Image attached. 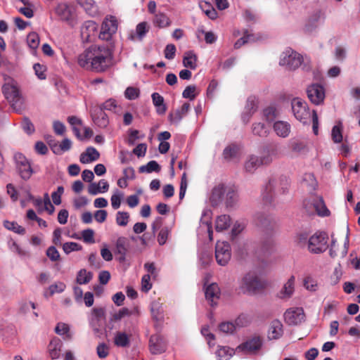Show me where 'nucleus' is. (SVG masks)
<instances>
[{"instance_id":"34","label":"nucleus","mask_w":360,"mask_h":360,"mask_svg":"<svg viewBox=\"0 0 360 360\" xmlns=\"http://www.w3.org/2000/svg\"><path fill=\"white\" fill-rule=\"evenodd\" d=\"M51 150L56 155H60L63 152H65L69 150L72 147V141L68 139H64L60 144L58 146L56 143L51 144L49 143Z\"/></svg>"},{"instance_id":"10","label":"nucleus","mask_w":360,"mask_h":360,"mask_svg":"<svg viewBox=\"0 0 360 360\" xmlns=\"http://www.w3.org/2000/svg\"><path fill=\"white\" fill-rule=\"evenodd\" d=\"M105 319V309L104 307H94L89 317V325L96 335L101 333V327Z\"/></svg>"},{"instance_id":"52","label":"nucleus","mask_w":360,"mask_h":360,"mask_svg":"<svg viewBox=\"0 0 360 360\" xmlns=\"http://www.w3.org/2000/svg\"><path fill=\"white\" fill-rule=\"evenodd\" d=\"M82 249V246L75 242H67L63 245V250L66 254H69L72 251H79Z\"/></svg>"},{"instance_id":"24","label":"nucleus","mask_w":360,"mask_h":360,"mask_svg":"<svg viewBox=\"0 0 360 360\" xmlns=\"http://www.w3.org/2000/svg\"><path fill=\"white\" fill-rule=\"evenodd\" d=\"M225 191V186L223 184H219L212 188L210 199L213 205H217L221 201Z\"/></svg>"},{"instance_id":"18","label":"nucleus","mask_w":360,"mask_h":360,"mask_svg":"<svg viewBox=\"0 0 360 360\" xmlns=\"http://www.w3.org/2000/svg\"><path fill=\"white\" fill-rule=\"evenodd\" d=\"M130 243L126 237H119L115 243V254L118 255L117 259L120 262H124L129 248Z\"/></svg>"},{"instance_id":"45","label":"nucleus","mask_w":360,"mask_h":360,"mask_svg":"<svg viewBox=\"0 0 360 360\" xmlns=\"http://www.w3.org/2000/svg\"><path fill=\"white\" fill-rule=\"evenodd\" d=\"M342 123L339 122L337 125H335L332 129L331 137L332 140L335 143H340L342 141Z\"/></svg>"},{"instance_id":"48","label":"nucleus","mask_w":360,"mask_h":360,"mask_svg":"<svg viewBox=\"0 0 360 360\" xmlns=\"http://www.w3.org/2000/svg\"><path fill=\"white\" fill-rule=\"evenodd\" d=\"M129 214L127 212L119 211L116 214V223L120 226H126L129 222Z\"/></svg>"},{"instance_id":"51","label":"nucleus","mask_w":360,"mask_h":360,"mask_svg":"<svg viewBox=\"0 0 360 360\" xmlns=\"http://www.w3.org/2000/svg\"><path fill=\"white\" fill-rule=\"evenodd\" d=\"M264 116L267 122H272L277 117L276 108L274 106H269L266 108L264 111Z\"/></svg>"},{"instance_id":"19","label":"nucleus","mask_w":360,"mask_h":360,"mask_svg":"<svg viewBox=\"0 0 360 360\" xmlns=\"http://www.w3.org/2000/svg\"><path fill=\"white\" fill-rule=\"evenodd\" d=\"M190 104L184 103L179 108L171 112L168 115V119L171 123L179 124L181 120L187 115L190 110Z\"/></svg>"},{"instance_id":"57","label":"nucleus","mask_w":360,"mask_h":360,"mask_svg":"<svg viewBox=\"0 0 360 360\" xmlns=\"http://www.w3.org/2000/svg\"><path fill=\"white\" fill-rule=\"evenodd\" d=\"M96 352L99 358L105 359L109 354V347L104 342L100 343L97 346Z\"/></svg>"},{"instance_id":"43","label":"nucleus","mask_w":360,"mask_h":360,"mask_svg":"<svg viewBox=\"0 0 360 360\" xmlns=\"http://www.w3.org/2000/svg\"><path fill=\"white\" fill-rule=\"evenodd\" d=\"M139 170L141 173H151L153 172H158L160 170V167L156 161L151 160L148 162L146 165L141 166Z\"/></svg>"},{"instance_id":"4","label":"nucleus","mask_w":360,"mask_h":360,"mask_svg":"<svg viewBox=\"0 0 360 360\" xmlns=\"http://www.w3.org/2000/svg\"><path fill=\"white\" fill-rule=\"evenodd\" d=\"M264 285L257 274L254 271L247 273L240 283V290L243 293H255L263 288Z\"/></svg>"},{"instance_id":"60","label":"nucleus","mask_w":360,"mask_h":360,"mask_svg":"<svg viewBox=\"0 0 360 360\" xmlns=\"http://www.w3.org/2000/svg\"><path fill=\"white\" fill-rule=\"evenodd\" d=\"M64 193V188L60 186L57 188V191L51 194L53 202L55 205H58L61 203V195Z\"/></svg>"},{"instance_id":"22","label":"nucleus","mask_w":360,"mask_h":360,"mask_svg":"<svg viewBox=\"0 0 360 360\" xmlns=\"http://www.w3.org/2000/svg\"><path fill=\"white\" fill-rule=\"evenodd\" d=\"M283 333L282 323L277 319L272 321L269 329L268 338L270 340H276L282 336Z\"/></svg>"},{"instance_id":"16","label":"nucleus","mask_w":360,"mask_h":360,"mask_svg":"<svg viewBox=\"0 0 360 360\" xmlns=\"http://www.w3.org/2000/svg\"><path fill=\"white\" fill-rule=\"evenodd\" d=\"M149 348L153 354H160L166 351L167 343L160 334H155L150 338Z\"/></svg>"},{"instance_id":"3","label":"nucleus","mask_w":360,"mask_h":360,"mask_svg":"<svg viewBox=\"0 0 360 360\" xmlns=\"http://www.w3.org/2000/svg\"><path fill=\"white\" fill-rule=\"evenodd\" d=\"M288 181L285 176L271 177L262 192L265 203H271L276 193H283L288 188Z\"/></svg>"},{"instance_id":"28","label":"nucleus","mask_w":360,"mask_h":360,"mask_svg":"<svg viewBox=\"0 0 360 360\" xmlns=\"http://www.w3.org/2000/svg\"><path fill=\"white\" fill-rule=\"evenodd\" d=\"M153 22L155 26L159 28H165L171 25L172 21L167 14L162 12H158L155 14Z\"/></svg>"},{"instance_id":"1","label":"nucleus","mask_w":360,"mask_h":360,"mask_svg":"<svg viewBox=\"0 0 360 360\" xmlns=\"http://www.w3.org/2000/svg\"><path fill=\"white\" fill-rule=\"evenodd\" d=\"M113 47L108 45L94 44L77 56V64L87 71L103 73L113 65Z\"/></svg>"},{"instance_id":"21","label":"nucleus","mask_w":360,"mask_h":360,"mask_svg":"<svg viewBox=\"0 0 360 360\" xmlns=\"http://www.w3.org/2000/svg\"><path fill=\"white\" fill-rule=\"evenodd\" d=\"M99 158V152L95 148L90 146L80 155L79 160L83 164H87L98 160Z\"/></svg>"},{"instance_id":"59","label":"nucleus","mask_w":360,"mask_h":360,"mask_svg":"<svg viewBox=\"0 0 360 360\" xmlns=\"http://www.w3.org/2000/svg\"><path fill=\"white\" fill-rule=\"evenodd\" d=\"M22 127L27 134H32L34 132V127L28 117H24L22 122Z\"/></svg>"},{"instance_id":"46","label":"nucleus","mask_w":360,"mask_h":360,"mask_svg":"<svg viewBox=\"0 0 360 360\" xmlns=\"http://www.w3.org/2000/svg\"><path fill=\"white\" fill-rule=\"evenodd\" d=\"M237 192L233 188H229L226 191V204L227 207H232L237 201Z\"/></svg>"},{"instance_id":"31","label":"nucleus","mask_w":360,"mask_h":360,"mask_svg":"<svg viewBox=\"0 0 360 360\" xmlns=\"http://www.w3.org/2000/svg\"><path fill=\"white\" fill-rule=\"evenodd\" d=\"M198 57L193 51H186L183 58V65L187 68L195 70L197 68Z\"/></svg>"},{"instance_id":"42","label":"nucleus","mask_w":360,"mask_h":360,"mask_svg":"<svg viewBox=\"0 0 360 360\" xmlns=\"http://www.w3.org/2000/svg\"><path fill=\"white\" fill-rule=\"evenodd\" d=\"M94 123L101 128L106 127L109 124L107 114L100 110L98 115L93 118Z\"/></svg>"},{"instance_id":"17","label":"nucleus","mask_w":360,"mask_h":360,"mask_svg":"<svg viewBox=\"0 0 360 360\" xmlns=\"http://www.w3.org/2000/svg\"><path fill=\"white\" fill-rule=\"evenodd\" d=\"M349 236L347 235L344 245L340 247L336 244V240L332 238L330 248L329 250V255L332 258H344L348 252L349 248Z\"/></svg>"},{"instance_id":"63","label":"nucleus","mask_w":360,"mask_h":360,"mask_svg":"<svg viewBox=\"0 0 360 360\" xmlns=\"http://www.w3.org/2000/svg\"><path fill=\"white\" fill-rule=\"evenodd\" d=\"M176 51L175 45L172 44H167L164 51L165 57L167 59L172 60L175 56Z\"/></svg>"},{"instance_id":"20","label":"nucleus","mask_w":360,"mask_h":360,"mask_svg":"<svg viewBox=\"0 0 360 360\" xmlns=\"http://www.w3.org/2000/svg\"><path fill=\"white\" fill-rule=\"evenodd\" d=\"M97 24L93 20L84 22L81 27V35L82 38L89 41L91 37H94L97 32Z\"/></svg>"},{"instance_id":"61","label":"nucleus","mask_w":360,"mask_h":360,"mask_svg":"<svg viewBox=\"0 0 360 360\" xmlns=\"http://www.w3.org/2000/svg\"><path fill=\"white\" fill-rule=\"evenodd\" d=\"M124 96L129 100H134L139 96V90L135 87H127Z\"/></svg>"},{"instance_id":"33","label":"nucleus","mask_w":360,"mask_h":360,"mask_svg":"<svg viewBox=\"0 0 360 360\" xmlns=\"http://www.w3.org/2000/svg\"><path fill=\"white\" fill-rule=\"evenodd\" d=\"M148 30L149 27L148 23L146 22H141L136 25V34H131L129 39L133 41L136 40V38H138L139 40H142Z\"/></svg>"},{"instance_id":"7","label":"nucleus","mask_w":360,"mask_h":360,"mask_svg":"<svg viewBox=\"0 0 360 360\" xmlns=\"http://www.w3.org/2000/svg\"><path fill=\"white\" fill-rule=\"evenodd\" d=\"M302 62L303 58L300 53L288 49L282 53L279 64L285 66L290 70H294L299 68Z\"/></svg>"},{"instance_id":"64","label":"nucleus","mask_w":360,"mask_h":360,"mask_svg":"<svg viewBox=\"0 0 360 360\" xmlns=\"http://www.w3.org/2000/svg\"><path fill=\"white\" fill-rule=\"evenodd\" d=\"M83 240L86 243H94V231L92 229H87L82 232Z\"/></svg>"},{"instance_id":"30","label":"nucleus","mask_w":360,"mask_h":360,"mask_svg":"<svg viewBox=\"0 0 360 360\" xmlns=\"http://www.w3.org/2000/svg\"><path fill=\"white\" fill-rule=\"evenodd\" d=\"M294 285H295V276H292L288 280V281L284 284L283 288L280 291L279 297L281 299H286L291 297V295L294 292Z\"/></svg>"},{"instance_id":"36","label":"nucleus","mask_w":360,"mask_h":360,"mask_svg":"<svg viewBox=\"0 0 360 360\" xmlns=\"http://www.w3.org/2000/svg\"><path fill=\"white\" fill-rule=\"evenodd\" d=\"M131 312L128 308L123 307L118 311L111 314L109 320L108 327L110 330L113 328V326L111 325L113 322L120 321L123 317L130 315Z\"/></svg>"},{"instance_id":"14","label":"nucleus","mask_w":360,"mask_h":360,"mask_svg":"<svg viewBox=\"0 0 360 360\" xmlns=\"http://www.w3.org/2000/svg\"><path fill=\"white\" fill-rule=\"evenodd\" d=\"M262 345V340L259 336H254L245 342L238 345L237 351H241L245 353H255L260 349Z\"/></svg>"},{"instance_id":"56","label":"nucleus","mask_w":360,"mask_h":360,"mask_svg":"<svg viewBox=\"0 0 360 360\" xmlns=\"http://www.w3.org/2000/svg\"><path fill=\"white\" fill-rule=\"evenodd\" d=\"M238 152V147L235 145H231L225 148L223 155L225 159L229 160L235 157Z\"/></svg>"},{"instance_id":"5","label":"nucleus","mask_w":360,"mask_h":360,"mask_svg":"<svg viewBox=\"0 0 360 360\" xmlns=\"http://www.w3.org/2000/svg\"><path fill=\"white\" fill-rule=\"evenodd\" d=\"M328 237L326 232H316L309 237L308 241V250L312 254H321L328 248Z\"/></svg>"},{"instance_id":"13","label":"nucleus","mask_w":360,"mask_h":360,"mask_svg":"<svg viewBox=\"0 0 360 360\" xmlns=\"http://www.w3.org/2000/svg\"><path fill=\"white\" fill-rule=\"evenodd\" d=\"M310 205V207H313V208L315 210L316 214L319 216L321 217H328L330 215V211L327 208L323 199L320 197L316 199H314L311 202H309V201H304V205L305 209L307 210V212L309 214H311L313 212L308 208V205Z\"/></svg>"},{"instance_id":"49","label":"nucleus","mask_w":360,"mask_h":360,"mask_svg":"<svg viewBox=\"0 0 360 360\" xmlns=\"http://www.w3.org/2000/svg\"><path fill=\"white\" fill-rule=\"evenodd\" d=\"M170 232L171 229L167 226L162 227L160 229L158 236V242L160 245H163L166 243Z\"/></svg>"},{"instance_id":"35","label":"nucleus","mask_w":360,"mask_h":360,"mask_svg":"<svg viewBox=\"0 0 360 360\" xmlns=\"http://www.w3.org/2000/svg\"><path fill=\"white\" fill-rule=\"evenodd\" d=\"M231 225V218L229 215L223 214L216 219L215 229L217 231H222L227 229Z\"/></svg>"},{"instance_id":"2","label":"nucleus","mask_w":360,"mask_h":360,"mask_svg":"<svg viewBox=\"0 0 360 360\" xmlns=\"http://www.w3.org/2000/svg\"><path fill=\"white\" fill-rule=\"evenodd\" d=\"M5 84L2 86V92L5 98L11 103L13 109L21 113L24 109V99L22 98L16 82L9 76H4Z\"/></svg>"},{"instance_id":"62","label":"nucleus","mask_w":360,"mask_h":360,"mask_svg":"<svg viewBox=\"0 0 360 360\" xmlns=\"http://www.w3.org/2000/svg\"><path fill=\"white\" fill-rule=\"evenodd\" d=\"M152 288V284L150 283V275L145 274L141 278V290L142 291L147 292Z\"/></svg>"},{"instance_id":"11","label":"nucleus","mask_w":360,"mask_h":360,"mask_svg":"<svg viewBox=\"0 0 360 360\" xmlns=\"http://www.w3.org/2000/svg\"><path fill=\"white\" fill-rule=\"evenodd\" d=\"M215 257L217 263L225 266L231 259V248L229 243L218 241L215 247Z\"/></svg>"},{"instance_id":"29","label":"nucleus","mask_w":360,"mask_h":360,"mask_svg":"<svg viewBox=\"0 0 360 360\" xmlns=\"http://www.w3.org/2000/svg\"><path fill=\"white\" fill-rule=\"evenodd\" d=\"M153 103L156 108L158 115H164L167 111V106L164 102V98L159 93L154 92L152 95Z\"/></svg>"},{"instance_id":"8","label":"nucleus","mask_w":360,"mask_h":360,"mask_svg":"<svg viewBox=\"0 0 360 360\" xmlns=\"http://www.w3.org/2000/svg\"><path fill=\"white\" fill-rule=\"evenodd\" d=\"M292 110L295 118L305 124L310 117V112L307 103L299 98H295L291 102Z\"/></svg>"},{"instance_id":"58","label":"nucleus","mask_w":360,"mask_h":360,"mask_svg":"<svg viewBox=\"0 0 360 360\" xmlns=\"http://www.w3.org/2000/svg\"><path fill=\"white\" fill-rule=\"evenodd\" d=\"M46 256L52 261L57 262L60 259V255L54 246H50L46 250Z\"/></svg>"},{"instance_id":"37","label":"nucleus","mask_w":360,"mask_h":360,"mask_svg":"<svg viewBox=\"0 0 360 360\" xmlns=\"http://www.w3.org/2000/svg\"><path fill=\"white\" fill-rule=\"evenodd\" d=\"M130 342L129 336L124 332H117L114 338V344L117 347H126Z\"/></svg>"},{"instance_id":"15","label":"nucleus","mask_w":360,"mask_h":360,"mask_svg":"<svg viewBox=\"0 0 360 360\" xmlns=\"http://www.w3.org/2000/svg\"><path fill=\"white\" fill-rule=\"evenodd\" d=\"M284 319L289 325H297L304 319V310L301 307L289 309L285 312Z\"/></svg>"},{"instance_id":"44","label":"nucleus","mask_w":360,"mask_h":360,"mask_svg":"<svg viewBox=\"0 0 360 360\" xmlns=\"http://www.w3.org/2000/svg\"><path fill=\"white\" fill-rule=\"evenodd\" d=\"M252 131L254 135L266 137L268 134V129L264 124L258 122L254 123L252 127Z\"/></svg>"},{"instance_id":"38","label":"nucleus","mask_w":360,"mask_h":360,"mask_svg":"<svg viewBox=\"0 0 360 360\" xmlns=\"http://www.w3.org/2000/svg\"><path fill=\"white\" fill-rule=\"evenodd\" d=\"M262 165L259 157L251 155L245 162V169L248 172H253Z\"/></svg>"},{"instance_id":"26","label":"nucleus","mask_w":360,"mask_h":360,"mask_svg":"<svg viewBox=\"0 0 360 360\" xmlns=\"http://www.w3.org/2000/svg\"><path fill=\"white\" fill-rule=\"evenodd\" d=\"M273 127L276 134L280 137L285 138L290 132V125L287 122L277 121L274 124Z\"/></svg>"},{"instance_id":"40","label":"nucleus","mask_w":360,"mask_h":360,"mask_svg":"<svg viewBox=\"0 0 360 360\" xmlns=\"http://www.w3.org/2000/svg\"><path fill=\"white\" fill-rule=\"evenodd\" d=\"M233 354V349L228 347H220L216 352L218 360H229Z\"/></svg>"},{"instance_id":"25","label":"nucleus","mask_w":360,"mask_h":360,"mask_svg":"<svg viewBox=\"0 0 360 360\" xmlns=\"http://www.w3.org/2000/svg\"><path fill=\"white\" fill-rule=\"evenodd\" d=\"M150 311L152 318L155 321V328L160 326L164 319L162 307L158 303L153 302L151 304Z\"/></svg>"},{"instance_id":"47","label":"nucleus","mask_w":360,"mask_h":360,"mask_svg":"<svg viewBox=\"0 0 360 360\" xmlns=\"http://www.w3.org/2000/svg\"><path fill=\"white\" fill-rule=\"evenodd\" d=\"M56 13L64 20L68 19L70 15L69 7L65 4H59L56 8Z\"/></svg>"},{"instance_id":"6","label":"nucleus","mask_w":360,"mask_h":360,"mask_svg":"<svg viewBox=\"0 0 360 360\" xmlns=\"http://www.w3.org/2000/svg\"><path fill=\"white\" fill-rule=\"evenodd\" d=\"M16 170L22 179L27 181L32 176L34 171L27 158L21 153L14 155Z\"/></svg>"},{"instance_id":"54","label":"nucleus","mask_w":360,"mask_h":360,"mask_svg":"<svg viewBox=\"0 0 360 360\" xmlns=\"http://www.w3.org/2000/svg\"><path fill=\"white\" fill-rule=\"evenodd\" d=\"M257 109V101L255 97L250 96L248 98L246 105H245V111L250 112V114H254Z\"/></svg>"},{"instance_id":"50","label":"nucleus","mask_w":360,"mask_h":360,"mask_svg":"<svg viewBox=\"0 0 360 360\" xmlns=\"http://www.w3.org/2000/svg\"><path fill=\"white\" fill-rule=\"evenodd\" d=\"M27 42L31 49H36L39 44V35L36 32L30 33L27 37Z\"/></svg>"},{"instance_id":"55","label":"nucleus","mask_w":360,"mask_h":360,"mask_svg":"<svg viewBox=\"0 0 360 360\" xmlns=\"http://www.w3.org/2000/svg\"><path fill=\"white\" fill-rule=\"evenodd\" d=\"M309 236L307 232H301L297 235L296 243L301 248L307 246L308 248Z\"/></svg>"},{"instance_id":"41","label":"nucleus","mask_w":360,"mask_h":360,"mask_svg":"<svg viewBox=\"0 0 360 360\" xmlns=\"http://www.w3.org/2000/svg\"><path fill=\"white\" fill-rule=\"evenodd\" d=\"M92 279V274L88 272L86 269H81L78 273L76 281L78 284H87Z\"/></svg>"},{"instance_id":"53","label":"nucleus","mask_w":360,"mask_h":360,"mask_svg":"<svg viewBox=\"0 0 360 360\" xmlns=\"http://www.w3.org/2000/svg\"><path fill=\"white\" fill-rule=\"evenodd\" d=\"M69 326L65 323H58L55 328L56 333L60 335H66L70 339L71 335L69 334Z\"/></svg>"},{"instance_id":"9","label":"nucleus","mask_w":360,"mask_h":360,"mask_svg":"<svg viewBox=\"0 0 360 360\" xmlns=\"http://www.w3.org/2000/svg\"><path fill=\"white\" fill-rule=\"evenodd\" d=\"M117 20L115 17L110 16L109 18H105L102 23L99 33L100 39L107 41H110L112 35L117 30Z\"/></svg>"},{"instance_id":"27","label":"nucleus","mask_w":360,"mask_h":360,"mask_svg":"<svg viewBox=\"0 0 360 360\" xmlns=\"http://www.w3.org/2000/svg\"><path fill=\"white\" fill-rule=\"evenodd\" d=\"M278 156V148L276 146H270L266 150V154L259 158L262 165H269L274 158Z\"/></svg>"},{"instance_id":"12","label":"nucleus","mask_w":360,"mask_h":360,"mask_svg":"<svg viewBox=\"0 0 360 360\" xmlns=\"http://www.w3.org/2000/svg\"><path fill=\"white\" fill-rule=\"evenodd\" d=\"M309 99L315 105H319L325 98V90L323 86L318 84L310 85L307 90Z\"/></svg>"},{"instance_id":"39","label":"nucleus","mask_w":360,"mask_h":360,"mask_svg":"<svg viewBox=\"0 0 360 360\" xmlns=\"http://www.w3.org/2000/svg\"><path fill=\"white\" fill-rule=\"evenodd\" d=\"M4 226L9 230L12 231L20 235H25L26 233V230L24 227L20 226L16 221H10L8 220H4Z\"/></svg>"},{"instance_id":"32","label":"nucleus","mask_w":360,"mask_h":360,"mask_svg":"<svg viewBox=\"0 0 360 360\" xmlns=\"http://www.w3.org/2000/svg\"><path fill=\"white\" fill-rule=\"evenodd\" d=\"M205 297L207 300L210 301L212 304L215 299H219L220 295V290L217 283H212L206 288L205 292Z\"/></svg>"},{"instance_id":"23","label":"nucleus","mask_w":360,"mask_h":360,"mask_svg":"<svg viewBox=\"0 0 360 360\" xmlns=\"http://www.w3.org/2000/svg\"><path fill=\"white\" fill-rule=\"evenodd\" d=\"M61 345V340L58 338L54 337L50 341L48 345V351L49 356L52 359H57L59 358Z\"/></svg>"}]
</instances>
